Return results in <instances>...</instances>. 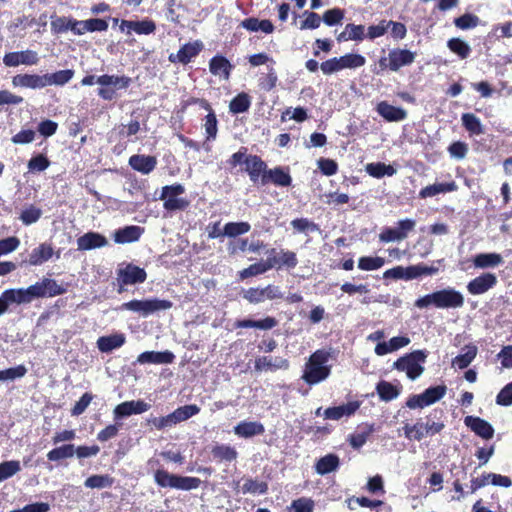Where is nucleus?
<instances>
[{
    "label": "nucleus",
    "instance_id": "obj_55",
    "mask_svg": "<svg viewBox=\"0 0 512 512\" xmlns=\"http://www.w3.org/2000/svg\"><path fill=\"white\" fill-rule=\"evenodd\" d=\"M50 166L49 159L43 155L38 154L34 157H32L27 164L29 172H42L46 170Z\"/></svg>",
    "mask_w": 512,
    "mask_h": 512
},
{
    "label": "nucleus",
    "instance_id": "obj_42",
    "mask_svg": "<svg viewBox=\"0 0 512 512\" xmlns=\"http://www.w3.org/2000/svg\"><path fill=\"white\" fill-rule=\"evenodd\" d=\"M341 68L343 69H356L365 65L366 59L364 56L355 53H348L339 57Z\"/></svg>",
    "mask_w": 512,
    "mask_h": 512
},
{
    "label": "nucleus",
    "instance_id": "obj_2",
    "mask_svg": "<svg viewBox=\"0 0 512 512\" xmlns=\"http://www.w3.org/2000/svg\"><path fill=\"white\" fill-rule=\"evenodd\" d=\"M330 357L329 351H315L305 364L302 379L309 385H316L326 380L331 373V365L328 364Z\"/></svg>",
    "mask_w": 512,
    "mask_h": 512
},
{
    "label": "nucleus",
    "instance_id": "obj_24",
    "mask_svg": "<svg viewBox=\"0 0 512 512\" xmlns=\"http://www.w3.org/2000/svg\"><path fill=\"white\" fill-rule=\"evenodd\" d=\"M360 404L357 401L348 402L336 407H330L323 411L325 419L339 420L344 416H351L359 408Z\"/></svg>",
    "mask_w": 512,
    "mask_h": 512
},
{
    "label": "nucleus",
    "instance_id": "obj_37",
    "mask_svg": "<svg viewBox=\"0 0 512 512\" xmlns=\"http://www.w3.org/2000/svg\"><path fill=\"white\" fill-rule=\"evenodd\" d=\"M211 453L213 457L219 461L231 462L236 460L238 457V453L234 447L224 444L214 446Z\"/></svg>",
    "mask_w": 512,
    "mask_h": 512
},
{
    "label": "nucleus",
    "instance_id": "obj_35",
    "mask_svg": "<svg viewBox=\"0 0 512 512\" xmlns=\"http://www.w3.org/2000/svg\"><path fill=\"white\" fill-rule=\"evenodd\" d=\"M503 262V258L498 253H480L474 257L473 263L476 268L496 267Z\"/></svg>",
    "mask_w": 512,
    "mask_h": 512
},
{
    "label": "nucleus",
    "instance_id": "obj_13",
    "mask_svg": "<svg viewBox=\"0 0 512 512\" xmlns=\"http://www.w3.org/2000/svg\"><path fill=\"white\" fill-rule=\"evenodd\" d=\"M497 284V277L493 273H484L467 284V290L472 295L486 293Z\"/></svg>",
    "mask_w": 512,
    "mask_h": 512
},
{
    "label": "nucleus",
    "instance_id": "obj_23",
    "mask_svg": "<svg viewBox=\"0 0 512 512\" xmlns=\"http://www.w3.org/2000/svg\"><path fill=\"white\" fill-rule=\"evenodd\" d=\"M272 182L277 186L287 187L291 185L292 178L289 173L285 172L281 167L267 170L261 178V183L266 185Z\"/></svg>",
    "mask_w": 512,
    "mask_h": 512
},
{
    "label": "nucleus",
    "instance_id": "obj_16",
    "mask_svg": "<svg viewBox=\"0 0 512 512\" xmlns=\"http://www.w3.org/2000/svg\"><path fill=\"white\" fill-rule=\"evenodd\" d=\"M415 56L414 52L407 49H392L388 54L389 69L398 71L401 67L412 64Z\"/></svg>",
    "mask_w": 512,
    "mask_h": 512
},
{
    "label": "nucleus",
    "instance_id": "obj_34",
    "mask_svg": "<svg viewBox=\"0 0 512 512\" xmlns=\"http://www.w3.org/2000/svg\"><path fill=\"white\" fill-rule=\"evenodd\" d=\"M443 422L427 421L426 423L417 422V434L415 440L420 441L426 436H432L444 429Z\"/></svg>",
    "mask_w": 512,
    "mask_h": 512
},
{
    "label": "nucleus",
    "instance_id": "obj_44",
    "mask_svg": "<svg viewBox=\"0 0 512 512\" xmlns=\"http://www.w3.org/2000/svg\"><path fill=\"white\" fill-rule=\"evenodd\" d=\"M75 454V446L73 444H65L54 448L47 453L50 461H59L61 459L71 458Z\"/></svg>",
    "mask_w": 512,
    "mask_h": 512
},
{
    "label": "nucleus",
    "instance_id": "obj_38",
    "mask_svg": "<svg viewBox=\"0 0 512 512\" xmlns=\"http://www.w3.org/2000/svg\"><path fill=\"white\" fill-rule=\"evenodd\" d=\"M376 390L380 399L385 402L396 399L400 394V391L396 386L384 380L377 384Z\"/></svg>",
    "mask_w": 512,
    "mask_h": 512
},
{
    "label": "nucleus",
    "instance_id": "obj_56",
    "mask_svg": "<svg viewBox=\"0 0 512 512\" xmlns=\"http://www.w3.org/2000/svg\"><path fill=\"white\" fill-rule=\"evenodd\" d=\"M177 475L170 474L165 470H157L154 474V480L160 487L175 488Z\"/></svg>",
    "mask_w": 512,
    "mask_h": 512
},
{
    "label": "nucleus",
    "instance_id": "obj_32",
    "mask_svg": "<svg viewBox=\"0 0 512 512\" xmlns=\"http://www.w3.org/2000/svg\"><path fill=\"white\" fill-rule=\"evenodd\" d=\"M457 190V185L454 181L447 183H435L433 185H429L421 189L419 192L420 198H429L436 196L440 193L453 192Z\"/></svg>",
    "mask_w": 512,
    "mask_h": 512
},
{
    "label": "nucleus",
    "instance_id": "obj_41",
    "mask_svg": "<svg viewBox=\"0 0 512 512\" xmlns=\"http://www.w3.org/2000/svg\"><path fill=\"white\" fill-rule=\"evenodd\" d=\"M462 124L465 129L473 135H481L484 133L483 125L480 119L472 113H464L461 117Z\"/></svg>",
    "mask_w": 512,
    "mask_h": 512
},
{
    "label": "nucleus",
    "instance_id": "obj_26",
    "mask_svg": "<svg viewBox=\"0 0 512 512\" xmlns=\"http://www.w3.org/2000/svg\"><path fill=\"white\" fill-rule=\"evenodd\" d=\"M125 335L122 333H115L108 336L99 337L97 340V347L103 353H109L114 349L120 348L125 343Z\"/></svg>",
    "mask_w": 512,
    "mask_h": 512
},
{
    "label": "nucleus",
    "instance_id": "obj_27",
    "mask_svg": "<svg viewBox=\"0 0 512 512\" xmlns=\"http://www.w3.org/2000/svg\"><path fill=\"white\" fill-rule=\"evenodd\" d=\"M142 232L143 228L140 226H126L115 231L114 241L120 244L135 242L140 238Z\"/></svg>",
    "mask_w": 512,
    "mask_h": 512
},
{
    "label": "nucleus",
    "instance_id": "obj_49",
    "mask_svg": "<svg viewBox=\"0 0 512 512\" xmlns=\"http://www.w3.org/2000/svg\"><path fill=\"white\" fill-rule=\"evenodd\" d=\"M385 264V259L379 256H363L358 260V268L364 271L380 269Z\"/></svg>",
    "mask_w": 512,
    "mask_h": 512
},
{
    "label": "nucleus",
    "instance_id": "obj_48",
    "mask_svg": "<svg viewBox=\"0 0 512 512\" xmlns=\"http://www.w3.org/2000/svg\"><path fill=\"white\" fill-rule=\"evenodd\" d=\"M113 484V479L109 475H92L88 477L84 485L91 489L109 488Z\"/></svg>",
    "mask_w": 512,
    "mask_h": 512
},
{
    "label": "nucleus",
    "instance_id": "obj_51",
    "mask_svg": "<svg viewBox=\"0 0 512 512\" xmlns=\"http://www.w3.org/2000/svg\"><path fill=\"white\" fill-rule=\"evenodd\" d=\"M21 471V464L17 460L0 463V482L5 481Z\"/></svg>",
    "mask_w": 512,
    "mask_h": 512
},
{
    "label": "nucleus",
    "instance_id": "obj_36",
    "mask_svg": "<svg viewBox=\"0 0 512 512\" xmlns=\"http://www.w3.org/2000/svg\"><path fill=\"white\" fill-rule=\"evenodd\" d=\"M366 172L374 178H382L384 176H393L396 169L392 165L382 162L368 163L365 167Z\"/></svg>",
    "mask_w": 512,
    "mask_h": 512
},
{
    "label": "nucleus",
    "instance_id": "obj_60",
    "mask_svg": "<svg viewBox=\"0 0 512 512\" xmlns=\"http://www.w3.org/2000/svg\"><path fill=\"white\" fill-rule=\"evenodd\" d=\"M291 226L298 232H316L319 230L318 225L307 218H298L291 221Z\"/></svg>",
    "mask_w": 512,
    "mask_h": 512
},
{
    "label": "nucleus",
    "instance_id": "obj_7",
    "mask_svg": "<svg viewBox=\"0 0 512 512\" xmlns=\"http://www.w3.org/2000/svg\"><path fill=\"white\" fill-rule=\"evenodd\" d=\"M242 297L253 305H258L266 300L281 299L283 293L279 286L269 284L265 287H251L242 290Z\"/></svg>",
    "mask_w": 512,
    "mask_h": 512
},
{
    "label": "nucleus",
    "instance_id": "obj_30",
    "mask_svg": "<svg viewBox=\"0 0 512 512\" xmlns=\"http://www.w3.org/2000/svg\"><path fill=\"white\" fill-rule=\"evenodd\" d=\"M264 432V426L256 421H242L234 427V433L239 437L250 438Z\"/></svg>",
    "mask_w": 512,
    "mask_h": 512
},
{
    "label": "nucleus",
    "instance_id": "obj_11",
    "mask_svg": "<svg viewBox=\"0 0 512 512\" xmlns=\"http://www.w3.org/2000/svg\"><path fill=\"white\" fill-rule=\"evenodd\" d=\"M150 409V405L143 400H131L118 404L114 410V419H122L134 414H142Z\"/></svg>",
    "mask_w": 512,
    "mask_h": 512
},
{
    "label": "nucleus",
    "instance_id": "obj_31",
    "mask_svg": "<svg viewBox=\"0 0 512 512\" xmlns=\"http://www.w3.org/2000/svg\"><path fill=\"white\" fill-rule=\"evenodd\" d=\"M340 464L339 457L336 454H327L321 457L315 464V471L319 475H326L338 469Z\"/></svg>",
    "mask_w": 512,
    "mask_h": 512
},
{
    "label": "nucleus",
    "instance_id": "obj_57",
    "mask_svg": "<svg viewBox=\"0 0 512 512\" xmlns=\"http://www.w3.org/2000/svg\"><path fill=\"white\" fill-rule=\"evenodd\" d=\"M200 484L201 480L199 478L177 475L175 489L190 491L197 489Z\"/></svg>",
    "mask_w": 512,
    "mask_h": 512
},
{
    "label": "nucleus",
    "instance_id": "obj_59",
    "mask_svg": "<svg viewBox=\"0 0 512 512\" xmlns=\"http://www.w3.org/2000/svg\"><path fill=\"white\" fill-rule=\"evenodd\" d=\"M27 368L24 365H18L16 367L8 368L5 370H1V380L2 381H13L18 378H22L26 375Z\"/></svg>",
    "mask_w": 512,
    "mask_h": 512
},
{
    "label": "nucleus",
    "instance_id": "obj_45",
    "mask_svg": "<svg viewBox=\"0 0 512 512\" xmlns=\"http://www.w3.org/2000/svg\"><path fill=\"white\" fill-rule=\"evenodd\" d=\"M250 105V97L246 93H240L230 101L229 110L234 114L244 113Z\"/></svg>",
    "mask_w": 512,
    "mask_h": 512
},
{
    "label": "nucleus",
    "instance_id": "obj_62",
    "mask_svg": "<svg viewBox=\"0 0 512 512\" xmlns=\"http://www.w3.org/2000/svg\"><path fill=\"white\" fill-rule=\"evenodd\" d=\"M344 18V11L340 8L327 10L323 15V21L328 26L339 24Z\"/></svg>",
    "mask_w": 512,
    "mask_h": 512
},
{
    "label": "nucleus",
    "instance_id": "obj_61",
    "mask_svg": "<svg viewBox=\"0 0 512 512\" xmlns=\"http://www.w3.org/2000/svg\"><path fill=\"white\" fill-rule=\"evenodd\" d=\"M478 22L479 18L472 14H464L454 20L455 26L462 30L474 28Z\"/></svg>",
    "mask_w": 512,
    "mask_h": 512
},
{
    "label": "nucleus",
    "instance_id": "obj_8",
    "mask_svg": "<svg viewBox=\"0 0 512 512\" xmlns=\"http://www.w3.org/2000/svg\"><path fill=\"white\" fill-rule=\"evenodd\" d=\"M147 273L143 268L134 264H126L117 270V282L119 284L118 292L124 291V286L136 285L145 282Z\"/></svg>",
    "mask_w": 512,
    "mask_h": 512
},
{
    "label": "nucleus",
    "instance_id": "obj_28",
    "mask_svg": "<svg viewBox=\"0 0 512 512\" xmlns=\"http://www.w3.org/2000/svg\"><path fill=\"white\" fill-rule=\"evenodd\" d=\"M54 250L48 243H42L29 254V264L33 266L47 262L53 256Z\"/></svg>",
    "mask_w": 512,
    "mask_h": 512
},
{
    "label": "nucleus",
    "instance_id": "obj_17",
    "mask_svg": "<svg viewBox=\"0 0 512 512\" xmlns=\"http://www.w3.org/2000/svg\"><path fill=\"white\" fill-rule=\"evenodd\" d=\"M12 84L15 87L42 89L47 87L46 75L18 74L12 78Z\"/></svg>",
    "mask_w": 512,
    "mask_h": 512
},
{
    "label": "nucleus",
    "instance_id": "obj_39",
    "mask_svg": "<svg viewBox=\"0 0 512 512\" xmlns=\"http://www.w3.org/2000/svg\"><path fill=\"white\" fill-rule=\"evenodd\" d=\"M243 494H258L263 495L268 491V485L266 482L259 481L253 478H245V482L241 487Z\"/></svg>",
    "mask_w": 512,
    "mask_h": 512
},
{
    "label": "nucleus",
    "instance_id": "obj_22",
    "mask_svg": "<svg viewBox=\"0 0 512 512\" xmlns=\"http://www.w3.org/2000/svg\"><path fill=\"white\" fill-rule=\"evenodd\" d=\"M244 163L246 165L245 171L253 183H256L260 177L262 178V175L267 171L266 163L256 155L247 156Z\"/></svg>",
    "mask_w": 512,
    "mask_h": 512
},
{
    "label": "nucleus",
    "instance_id": "obj_54",
    "mask_svg": "<svg viewBox=\"0 0 512 512\" xmlns=\"http://www.w3.org/2000/svg\"><path fill=\"white\" fill-rule=\"evenodd\" d=\"M206 108L209 109L210 112L205 117L204 128H205V132L207 134V140H214L216 138L217 132H218V127H217L218 121H217L215 113L212 112L209 105H207Z\"/></svg>",
    "mask_w": 512,
    "mask_h": 512
},
{
    "label": "nucleus",
    "instance_id": "obj_14",
    "mask_svg": "<svg viewBox=\"0 0 512 512\" xmlns=\"http://www.w3.org/2000/svg\"><path fill=\"white\" fill-rule=\"evenodd\" d=\"M203 43L194 41L183 45L176 54H170L169 60L173 63L179 62L181 64H188L194 57H196L202 50Z\"/></svg>",
    "mask_w": 512,
    "mask_h": 512
},
{
    "label": "nucleus",
    "instance_id": "obj_25",
    "mask_svg": "<svg viewBox=\"0 0 512 512\" xmlns=\"http://www.w3.org/2000/svg\"><path fill=\"white\" fill-rule=\"evenodd\" d=\"M289 363L286 359L282 357H259L255 360L254 368L256 371H273L278 369H287Z\"/></svg>",
    "mask_w": 512,
    "mask_h": 512
},
{
    "label": "nucleus",
    "instance_id": "obj_3",
    "mask_svg": "<svg viewBox=\"0 0 512 512\" xmlns=\"http://www.w3.org/2000/svg\"><path fill=\"white\" fill-rule=\"evenodd\" d=\"M173 303L165 299H143V300H131L121 305V310L130 311L138 314L139 316L146 318L156 312L168 310L172 308Z\"/></svg>",
    "mask_w": 512,
    "mask_h": 512
},
{
    "label": "nucleus",
    "instance_id": "obj_19",
    "mask_svg": "<svg viewBox=\"0 0 512 512\" xmlns=\"http://www.w3.org/2000/svg\"><path fill=\"white\" fill-rule=\"evenodd\" d=\"M175 356L170 351H145L138 355L139 364H170Z\"/></svg>",
    "mask_w": 512,
    "mask_h": 512
},
{
    "label": "nucleus",
    "instance_id": "obj_15",
    "mask_svg": "<svg viewBox=\"0 0 512 512\" xmlns=\"http://www.w3.org/2000/svg\"><path fill=\"white\" fill-rule=\"evenodd\" d=\"M464 424L483 439H491L494 435L493 426L480 417L466 416L464 418Z\"/></svg>",
    "mask_w": 512,
    "mask_h": 512
},
{
    "label": "nucleus",
    "instance_id": "obj_53",
    "mask_svg": "<svg viewBox=\"0 0 512 512\" xmlns=\"http://www.w3.org/2000/svg\"><path fill=\"white\" fill-rule=\"evenodd\" d=\"M41 216L42 210L40 208H37L34 205H29L22 210L19 219L24 225L29 226L36 223Z\"/></svg>",
    "mask_w": 512,
    "mask_h": 512
},
{
    "label": "nucleus",
    "instance_id": "obj_29",
    "mask_svg": "<svg viewBox=\"0 0 512 512\" xmlns=\"http://www.w3.org/2000/svg\"><path fill=\"white\" fill-rule=\"evenodd\" d=\"M232 65L223 56H214L209 62V70L215 75L227 80L230 76Z\"/></svg>",
    "mask_w": 512,
    "mask_h": 512
},
{
    "label": "nucleus",
    "instance_id": "obj_64",
    "mask_svg": "<svg viewBox=\"0 0 512 512\" xmlns=\"http://www.w3.org/2000/svg\"><path fill=\"white\" fill-rule=\"evenodd\" d=\"M496 403L502 406L512 405V383L504 386L496 397Z\"/></svg>",
    "mask_w": 512,
    "mask_h": 512
},
{
    "label": "nucleus",
    "instance_id": "obj_33",
    "mask_svg": "<svg viewBox=\"0 0 512 512\" xmlns=\"http://www.w3.org/2000/svg\"><path fill=\"white\" fill-rule=\"evenodd\" d=\"M478 349L475 345H466L462 349V353L457 355L452 360V366L457 367L459 369L467 368L471 362L475 359L477 355Z\"/></svg>",
    "mask_w": 512,
    "mask_h": 512
},
{
    "label": "nucleus",
    "instance_id": "obj_50",
    "mask_svg": "<svg viewBox=\"0 0 512 512\" xmlns=\"http://www.w3.org/2000/svg\"><path fill=\"white\" fill-rule=\"evenodd\" d=\"M251 226L247 222H229L226 223L223 230V235L228 237H236L249 232Z\"/></svg>",
    "mask_w": 512,
    "mask_h": 512
},
{
    "label": "nucleus",
    "instance_id": "obj_52",
    "mask_svg": "<svg viewBox=\"0 0 512 512\" xmlns=\"http://www.w3.org/2000/svg\"><path fill=\"white\" fill-rule=\"evenodd\" d=\"M407 272V280H412L422 275H434L438 273V268L433 266H426L424 264H417L408 266Z\"/></svg>",
    "mask_w": 512,
    "mask_h": 512
},
{
    "label": "nucleus",
    "instance_id": "obj_46",
    "mask_svg": "<svg viewBox=\"0 0 512 512\" xmlns=\"http://www.w3.org/2000/svg\"><path fill=\"white\" fill-rule=\"evenodd\" d=\"M448 48L461 59H466L471 53V47L467 42L460 38H451L447 42Z\"/></svg>",
    "mask_w": 512,
    "mask_h": 512
},
{
    "label": "nucleus",
    "instance_id": "obj_40",
    "mask_svg": "<svg viewBox=\"0 0 512 512\" xmlns=\"http://www.w3.org/2000/svg\"><path fill=\"white\" fill-rule=\"evenodd\" d=\"M46 75L47 86H63L68 83L74 76V71L71 69L60 70Z\"/></svg>",
    "mask_w": 512,
    "mask_h": 512
},
{
    "label": "nucleus",
    "instance_id": "obj_9",
    "mask_svg": "<svg viewBox=\"0 0 512 512\" xmlns=\"http://www.w3.org/2000/svg\"><path fill=\"white\" fill-rule=\"evenodd\" d=\"M416 226V222L413 219H402L398 222L397 228H384L379 234V240L381 242H398L407 238L408 233L411 232Z\"/></svg>",
    "mask_w": 512,
    "mask_h": 512
},
{
    "label": "nucleus",
    "instance_id": "obj_20",
    "mask_svg": "<svg viewBox=\"0 0 512 512\" xmlns=\"http://www.w3.org/2000/svg\"><path fill=\"white\" fill-rule=\"evenodd\" d=\"M376 111L388 122H399L407 117V112L404 109L395 107L386 101L379 102Z\"/></svg>",
    "mask_w": 512,
    "mask_h": 512
},
{
    "label": "nucleus",
    "instance_id": "obj_63",
    "mask_svg": "<svg viewBox=\"0 0 512 512\" xmlns=\"http://www.w3.org/2000/svg\"><path fill=\"white\" fill-rule=\"evenodd\" d=\"M291 509L293 512H313L314 501L310 498H299L291 503Z\"/></svg>",
    "mask_w": 512,
    "mask_h": 512
},
{
    "label": "nucleus",
    "instance_id": "obj_10",
    "mask_svg": "<svg viewBox=\"0 0 512 512\" xmlns=\"http://www.w3.org/2000/svg\"><path fill=\"white\" fill-rule=\"evenodd\" d=\"M38 62V53L33 50L9 52L3 57V63L6 67H17L19 65L32 66L38 64Z\"/></svg>",
    "mask_w": 512,
    "mask_h": 512
},
{
    "label": "nucleus",
    "instance_id": "obj_18",
    "mask_svg": "<svg viewBox=\"0 0 512 512\" xmlns=\"http://www.w3.org/2000/svg\"><path fill=\"white\" fill-rule=\"evenodd\" d=\"M129 165L133 170L148 175L155 169L157 159L151 155L136 154L129 158Z\"/></svg>",
    "mask_w": 512,
    "mask_h": 512
},
{
    "label": "nucleus",
    "instance_id": "obj_43",
    "mask_svg": "<svg viewBox=\"0 0 512 512\" xmlns=\"http://www.w3.org/2000/svg\"><path fill=\"white\" fill-rule=\"evenodd\" d=\"M374 432V425L367 424L363 430L352 434L349 438L350 445L354 449L361 448L368 440L369 436Z\"/></svg>",
    "mask_w": 512,
    "mask_h": 512
},
{
    "label": "nucleus",
    "instance_id": "obj_4",
    "mask_svg": "<svg viewBox=\"0 0 512 512\" xmlns=\"http://www.w3.org/2000/svg\"><path fill=\"white\" fill-rule=\"evenodd\" d=\"M199 411L200 408L195 404L185 405L177 408L175 411L166 416L151 417L147 420V422L157 430H164L191 418L192 416L198 414Z\"/></svg>",
    "mask_w": 512,
    "mask_h": 512
},
{
    "label": "nucleus",
    "instance_id": "obj_58",
    "mask_svg": "<svg viewBox=\"0 0 512 512\" xmlns=\"http://www.w3.org/2000/svg\"><path fill=\"white\" fill-rule=\"evenodd\" d=\"M5 298L8 301V304H11V303L28 304L29 303L27 295L24 291V288L5 290Z\"/></svg>",
    "mask_w": 512,
    "mask_h": 512
},
{
    "label": "nucleus",
    "instance_id": "obj_12",
    "mask_svg": "<svg viewBox=\"0 0 512 512\" xmlns=\"http://www.w3.org/2000/svg\"><path fill=\"white\" fill-rule=\"evenodd\" d=\"M32 290L39 298L54 297L62 295L66 289L59 285L54 279L44 278L33 285H30Z\"/></svg>",
    "mask_w": 512,
    "mask_h": 512
},
{
    "label": "nucleus",
    "instance_id": "obj_5",
    "mask_svg": "<svg viewBox=\"0 0 512 512\" xmlns=\"http://www.w3.org/2000/svg\"><path fill=\"white\" fill-rule=\"evenodd\" d=\"M426 353L423 350H415L394 362L393 367L406 373L410 380H416L424 372L422 363L425 362Z\"/></svg>",
    "mask_w": 512,
    "mask_h": 512
},
{
    "label": "nucleus",
    "instance_id": "obj_6",
    "mask_svg": "<svg viewBox=\"0 0 512 512\" xmlns=\"http://www.w3.org/2000/svg\"><path fill=\"white\" fill-rule=\"evenodd\" d=\"M185 193V187L176 183L163 186L159 199L163 201V208L167 211H183L189 206V201L180 195Z\"/></svg>",
    "mask_w": 512,
    "mask_h": 512
},
{
    "label": "nucleus",
    "instance_id": "obj_47",
    "mask_svg": "<svg viewBox=\"0 0 512 512\" xmlns=\"http://www.w3.org/2000/svg\"><path fill=\"white\" fill-rule=\"evenodd\" d=\"M447 392V387L445 385H437L431 386L427 388L422 395L424 396L425 402L430 406L440 399H442Z\"/></svg>",
    "mask_w": 512,
    "mask_h": 512
},
{
    "label": "nucleus",
    "instance_id": "obj_1",
    "mask_svg": "<svg viewBox=\"0 0 512 512\" xmlns=\"http://www.w3.org/2000/svg\"><path fill=\"white\" fill-rule=\"evenodd\" d=\"M464 305V296L462 293L452 287L424 295L415 301V306L419 309H426L434 306L437 309H457Z\"/></svg>",
    "mask_w": 512,
    "mask_h": 512
},
{
    "label": "nucleus",
    "instance_id": "obj_21",
    "mask_svg": "<svg viewBox=\"0 0 512 512\" xmlns=\"http://www.w3.org/2000/svg\"><path fill=\"white\" fill-rule=\"evenodd\" d=\"M108 244L105 236L97 232H88L77 239L78 250H92L102 248Z\"/></svg>",
    "mask_w": 512,
    "mask_h": 512
}]
</instances>
